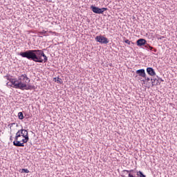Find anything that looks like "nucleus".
<instances>
[{
	"mask_svg": "<svg viewBox=\"0 0 177 177\" xmlns=\"http://www.w3.org/2000/svg\"><path fill=\"white\" fill-rule=\"evenodd\" d=\"M50 32V34H52L53 32H52V31H50V32Z\"/></svg>",
	"mask_w": 177,
	"mask_h": 177,
	"instance_id": "obj_17",
	"label": "nucleus"
},
{
	"mask_svg": "<svg viewBox=\"0 0 177 177\" xmlns=\"http://www.w3.org/2000/svg\"><path fill=\"white\" fill-rule=\"evenodd\" d=\"M146 39H139L137 41V46H143V45H146Z\"/></svg>",
	"mask_w": 177,
	"mask_h": 177,
	"instance_id": "obj_8",
	"label": "nucleus"
},
{
	"mask_svg": "<svg viewBox=\"0 0 177 177\" xmlns=\"http://www.w3.org/2000/svg\"><path fill=\"white\" fill-rule=\"evenodd\" d=\"M21 172L22 174H23V172H25V174H28L30 172V171H28L27 169H22Z\"/></svg>",
	"mask_w": 177,
	"mask_h": 177,
	"instance_id": "obj_14",
	"label": "nucleus"
},
{
	"mask_svg": "<svg viewBox=\"0 0 177 177\" xmlns=\"http://www.w3.org/2000/svg\"><path fill=\"white\" fill-rule=\"evenodd\" d=\"M30 84V78L27 76L26 74H22L15 78V82H14V86L12 88L15 89H21V91H31V89H35V86L28 84Z\"/></svg>",
	"mask_w": 177,
	"mask_h": 177,
	"instance_id": "obj_2",
	"label": "nucleus"
},
{
	"mask_svg": "<svg viewBox=\"0 0 177 177\" xmlns=\"http://www.w3.org/2000/svg\"><path fill=\"white\" fill-rule=\"evenodd\" d=\"M95 41L100 42V44H109V39L102 35L97 36L95 37Z\"/></svg>",
	"mask_w": 177,
	"mask_h": 177,
	"instance_id": "obj_5",
	"label": "nucleus"
},
{
	"mask_svg": "<svg viewBox=\"0 0 177 177\" xmlns=\"http://www.w3.org/2000/svg\"><path fill=\"white\" fill-rule=\"evenodd\" d=\"M146 80H147V81H150L149 77H147V78H146Z\"/></svg>",
	"mask_w": 177,
	"mask_h": 177,
	"instance_id": "obj_16",
	"label": "nucleus"
},
{
	"mask_svg": "<svg viewBox=\"0 0 177 177\" xmlns=\"http://www.w3.org/2000/svg\"><path fill=\"white\" fill-rule=\"evenodd\" d=\"M147 72L149 75L153 76L156 75V71H154V69L153 68H147Z\"/></svg>",
	"mask_w": 177,
	"mask_h": 177,
	"instance_id": "obj_9",
	"label": "nucleus"
},
{
	"mask_svg": "<svg viewBox=\"0 0 177 177\" xmlns=\"http://www.w3.org/2000/svg\"><path fill=\"white\" fill-rule=\"evenodd\" d=\"M18 117H19V120H23L24 118V115H23L22 112L18 113Z\"/></svg>",
	"mask_w": 177,
	"mask_h": 177,
	"instance_id": "obj_12",
	"label": "nucleus"
},
{
	"mask_svg": "<svg viewBox=\"0 0 177 177\" xmlns=\"http://www.w3.org/2000/svg\"><path fill=\"white\" fill-rule=\"evenodd\" d=\"M22 57H26L28 60H32L36 63H46L48 62V57L42 50H29L20 53Z\"/></svg>",
	"mask_w": 177,
	"mask_h": 177,
	"instance_id": "obj_1",
	"label": "nucleus"
},
{
	"mask_svg": "<svg viewBox=\"0 0 177 177\" xmlns=\"http://www.w3.org/2000/svg\"><path fill=\"white\" fill-rule=\"evenodd\" d=\"M10 140H12V136H10Z\"/></svg>",
	"mask_w": 177,
	"mask_h": 177,
	"instance_id": "obj_18",
	"label": "nucleus"
},
{
	"mask_svg": "<svg viewBox=\"0 0 177 177\" xmlns=\"http://www.w3.org/2000/svg\"><path fill=\"white\" fill-rule=\"evenodd\" d=\"M152 85H154V83L152 82Z\"/></svg>",
	"mask_w": 177,
	"mask_h": 177,
	"instance_id": "obj_19",
	"label": "nucleus"
},
{
	"mask_svg": "<svg viewBox=\"0 0 177 177\" xmlns=\"http://www.w3.org/2000/svg\"><path fill=\"white\" fill-rule=\"evenodd\" d=\"M54 80H55V82H57V84H62V83H63V81H62V79H61L60 77H55V78L54 79Z\"/></svg>",
	"mask_w": 177,
	"mask_h": 177,
	"instance_id": "obj_11",
	"label": "nucleus"
},
{
	"mask_svg": "<svg viewBox=\"0 0 177 177\" xmlns=\"http://www.w3.org/2000/svg\"><path fill=\"white\" fill-rule=\"evenodd\" d=\"M5 78H6V80L8 81H10V82H7L6 85L7 86H15V82L16 80V78H12V77L10 76H5Z\"/></svg>",
	"mask_w": 177,
	"mask_h": 177,
	"instance_id": "obj_6",
	"label": "nucleus"
},
{
	"mask_svg": "<svg viewBox=\"0 0 177 177\" xmlns=\"http://www.w3.org/2000/svg\"><path fill=\"white\" fill-rule=\"evenodd\" d=\"M145 48H146V49H149V50H153V47L150 46L149 44H146Z\"/></svg>",
	"mask_w": 177,
	"mask_h": 177,
	"instance_id": "obj_13",
	"label": "nucleus"
},
{
	"mask_svg": "<svg viewBox=\"0 0 177 177\" xmlns=\"http://www.w3.org/2000/svg\"><path fill=\"white\" fill-rule=\"evenodd\" d=\"M91 9L93 13H96L97 15H103V13L107 10V8H100L94 6H91Z\"/></svg>",
	"mask_w": 177,
	"mask_h": 177,
	"instance_id": "obj_4",
	"label": "nucleus"
},
{
	"mask_svg": "<svg viewBox=\"0 0 177 177\" xmlns=\"http://www.w3.org/2000/svg\"><path fill=\"white\" fill-rule=\"evenodd\" d=\"M28 140H30L28 131L22 129L17 132L13 145L17 147H24V143H27Z\"/></svg>",
	"mask_w": 177,
	"mask_h": 177,
	"instance_id": "obj_3",
	"label": "nucleus"
},
{
	"mask_svg": "<svg viewBox=\"0 0 177 177\" xmlns=\"http://www.w3.org/2000/svg\"><path fill=\"white\" fill-rule=\"evenodd\" d=\"M38 35H44V34H46L45 35V36L46 37H47L48 35H48V31H46V30H42V31H41V32H38Z\"/></svg>",
	"mask_w": 177,
	"mask_h": 177,
	"instance_id": "obj_10",
	"label": "nucleus"
},
{
	"mask_svg": "<svg viewBox=\"0 0 177 177\" xmlns=\"http://www.w3.org/2000/svg\"><path fill=\"white\" fill-rule=\"evenodd\" d=\"M125 44H127L128 45H131V41H129V39H126L124 41Z\"/></svg>",
	"mask_w": 177,
	"mask_h": 177,
	"instance_id": "obj_15",
	"label": "nucleus"
},
{
	"mask_svg": "<svg viewBox=\"0 0 177 177\" xmlns=\"http://www.w3.org/2000/svg\"><path fill=\"white\" fill-rule=\"evenodd\" d=\"M136 74H138V75L143 78H146V72H145V69H139L136 71Z\"/></svg>",
	"mask_w": 177,
	"mask_h": 177,
	"instance_id": "obj_7",
	"label": "nucleus"
}]
</instances>
